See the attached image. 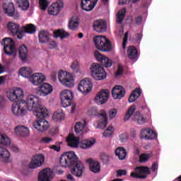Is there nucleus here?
Returning a JSON list of instances; mask_svg holds the SVG:
<instances>
[{"label": "nucleus", "instance_id": "nucleus-46", "mask_svg": "<svg viewBox=\"0 0 181 181\" xmlns=\"http://www.w3.org/2000/svg\"><path fill=\"white\" fill-rule=\"evenodd\" d=\"M114 134V127L109 126L103 132V136L105 138H108L109 136H111Z\"/></svg>", "mask_w": 181, "mask_h": 181}, {"label": "nucleus", "instance_id": "nucleus-17", "mask_svg": "<svg viewBox=\"0 0 181 181\" xmlns=\"http://www.w3.org/2000/svg\"><path fill=\"white\" fill-rule=\"evenodd\" d=\"M54 176V173L50 168H45L40 171L38 174V181H52Z\"/></svg>", "mask_w": 181, "mask_h": 181}, {"label": "nucleus", "instance_id": "nucleus-39", "mask_svg": "<svg viewBox=\"0 0 181 181\" xmlns=\"http://www.w3.org/2000/svg\"><path fill=\"white\" fill-rule=\"evenodd\" d=\"M50 39V34L49 32L45 30H42L39 33V40L41 43H46V42H49Z\"/></svg>", "mask_w": 181, "mask_h": 181}, {"label": "nucleus", "instance_id": "nucleus-60", "mask_svg": "<svg viewBox=\"0 0 181 181\" xmlns=\"http://www.w3.org/2000/svg\"><path fill=\"white\" fill-rule=\"evenodd\" d=\"M49 149L55 151V152H60V146L57 145H52L49 146Z\"/></svg>", "mask_w": 181, "mask_h": 181}, {"label": "nucleus", "instance_id": "nucleus-57", "mask_svg": "<svg viewBox=\"0 0 181 181\" xmlns=\"http://www.w3.org/2000/svg\"><path fill=\"white\" fill-rule=\"evenodd\" d=\"M9 146H10L9 148L13 152H16V153L19 152V148L16 144H10Z\"/></svg>", "mask_w": 181, "mask_h": 181}, {"label": "nucleus", "instance_id": "nucleus-37", "mask_svg": "<svg viewBox=\"0 0 181 181\" xmlns=\"http://www.w3.org/2000/svg\"><path fill=\"white\" fill-rule=\"evenodd\" d=\"M95 144V139L91 140H83L81 143H79V146L82 149H90L93 145Z\"/></svg>", "mask_w": 181, "mask_h": 181}, {"label": "nucleus", "instance_id": "nucleus-35", "mask_svg": "<svg viewBox=\"0 0 181 181\" xmlns=\"http://www.w3.org/2000/svg\"><path fill=\"white\" fill-rule=\"evenodd\" d=\"M127 56L131 60H136L138 58V51L134 46H130L127 49Z\"/></svg>", "mask_w": 181, "mask_h": 181}, {"label": "nucleus", "instance_id": "nucleus-40", "mask_svg": "<svg viewBox=\"0 0 181 181\" xmlns=\"http://www.w3.org/2000/svg\"><path fill=\"white\" fill-rule=\"evenodd\" d=\"M115 155L120 160H124L127 157V150L122 147H119L115 150Z\"/></svg>", "mask_w": 181, "mask_h": 181}, {"label": "nucleus", "instance_id": "nucleus-11", "mask_svg": "<svg viewBox=\"0 0 181 181\" xmlns=\"http://www.w3.org/2000/svg\"><path fill=\"white\" fill-rule=\"evenodd\" d=\"M45 165V156L42 153H37L33 156L31 161L28 165L30 169H37Z\"/></svg>", "mask_w": 181, "mask_h": 181}, {"label": "nucleus", "instance_id": "nucleus-61", "mask_svg": "<svg viewBox=\"0 0 181 181\" xmlns=\"http://www.w3.org/2000/svg\"><path fill=\"white\" fill-rule=\"evenodd\" d=\"M51 77L53 81H56V80H57V72L56 71H52Z\"/></svg>", "mask_w": 181, "mask_h": 181}, {"label": "nucleus", "instance_id": "nucleus-36", "mask_svg": "<svg viewBox=\"0 0 181 181\" xmlns=\"http://www.w3.org/2000/svg\"><path fill=\"white\" fill-rule=\"evenodd\" d=\"M54 37H60L61 39H67L70 37V33L62 29L57 30L54 32Z\"/></svg>", "mask_w": 181, "mask_h": 181}, {"label": "nucleus", "instance_id": "nucleus-32", "mask_svg": "<svg viewBox=\"0 0 181 181\" xmlns=\"http://www.w3.org/2000/svg\"><path fill=\"white\" fill-rule=\"evenodd\" d=\"M75 132L77 136H83L84 128H86V122H78L75 125Z\"/></svg>", "mask_w": 181, "mask_h": 181}, {"label": "nucleus", "instance_id": "nucleus-19", "mask_svg": "<svg viewBox=\"0 0 181 181\" xmlns=\"http://www.w3.org/2000/svg\"><path fill=\"white\" fill-rule=\"evenodd\" d=\"M64 5V4L62 0H58L56 2L53 3L48 9L49 15H53L56 16V15H58L59 12H60V11L63 9Z\"/></svg>", "mask_w": 181, "mask_h": 181}, {"label": "nucleus", "instance_id": "nucleus-25", "mask_svg": "<svg viewBox=\"0 0 181 181\" xmlns=\"http://www.w3.org/2000/svg\"><path fill=\"white\" fill-rule=\"evenodd\" d=\"M93 30L98 33H103L107 31V23L103 20H97L93 23Z\"/></svg>", "mask_w": 181, "mask_h": 181}, {"label": "nucleus", "instance_id": "nucleus-2", "mask_svg": "<svg viewBox=\"0 0 181 181\" xmlns=\"http://www.w3.org/2000/svg\"><path fill=\"white\" fill-rule=\"evenodd\" d=\"M59 163L62 168L74 166L71 169V173L76 177L83 176L86 167L83 163L78 161V157H77L74 151H68L62 154Z\"/></svg>", "mask_w": 181, "mask_h": 181}, {"label": "nucleus", "instance_id": "nucleus-29", "mask_svg": "<svg viewBox=\"0 0 181 181\" xmlns=\"http://www.w3.org/2000/svg\"><path fill=\"white\" fill-rule=\"evenodd\" d=\"M14 131L17 135H20V136H28L30 134L29 128L26 126L18 125L16 127Z\"/></svg>", "mask_w": 181, "mask_h": 181}, {"label": "nucleus", "instance_id": "nucleus-21", "mask_svg": "<svg viewBox=\"0 0 181 181\" xmlns=\"http://www.w3.org/2000/svg\"><path fill=\"white\" fill-rule=\"evenodd\" d=\"M94 55L96 60L100 63H102L103 66H104L105 67H111V66H112V61L108 57L101 54L100 52L95 51Z\"/></svg>", "mask_w": 181, "mask_h": 181}, {"label": "nucleus", "instance_id": "nucleus-15", "mask_svg": "<svg viewBox=\"0 0 181 181\" xmlns=\"http://www.w3.org/2000/svg\"><path fill=\"white\" fill-rule=\"evenodd\" d=\"M110 95V90L103 89L98 92L94 99L95 103L98 105H102V104H105L108 100V97Z\"/></svg>", "mask_w": 181, "mask_h": 181}, {"label": "nucleus", "instance_id": "nucleus-31", "mask_svg": "<svg viewBox=\"0 0 181 181\" xmlns=\"http://www.w3.org/2000/svg\"><path fill=\"white\" fill-rule=\"evenodd\" d=\"M80 25V22L78 21V17L73 16L69 21L68 28L71 30H77L78 29V26Z\"/></svg>", "mask_w": 181, "mask_h": 181}, {"label": "nucleus", "instance_id": "nucleus-6", "mask_svg": "<svg viewBox=\"0 0 181 181\" xmlns=\"http://www.w3.org/2000/svg\"><path fill=\"white\" fill-rule=\"evenodd\" d=\"M90 70V76L95 80L100 81L107 78V72H105V69L100 64H92Z\"/></svg>", "mask_w": 181, "mask_h": 181}, {"label": "nucleus", "instance_id": "nucleus-13", "mask_svg": "<svg viewBox=\"0 0 181 181\" xmlns=\"http://www.w3.org/2000/svg\"><path fill=\"white\" fill-rule=\"evenodd\" d=\"M149 168L148 167H136L134 172H132L130 176L136 179H145L149 175Z\"/></svg>", "mask_w": 181, "mask_h": 181}, {"label": "nucleus", "instance_id": "nucleus-12", "mask_svg": "<svg viewBox=\"0 0 181 181\" xmlns=\"http://www.w3.org/2000/svg\"><path fill=\"white\" fill-rule=\"evenodd\" d=\"M6 97L9 101L15 103L23 97V90L19 88L8 90L6 93Z\"/></svg>", "mask_w": 181, "mask_h": 181}, {"label": "nucleus", "instance_id": "nucleus-50", "mask_svg": "<svg viewBox=\"0 0 181 181\" xmlns=\"http://www.w3.org/2000/svg\"><path fill=\"white\" fill-rule=\"evenodd\" d=\"M88 114L89 115H93V116H97V117H98V115L100 114V112H98V110L97 109V107H90V108L88 110Z\"/></svg>", "mask_w": 181, "mask_h": 181}, {"label": "nucleus", "instance_id": "nucleus-48", "mask_svg": "<svg viewBox=\"0 0 181 181\" xmlns=\"http://www.w3.org/2000/svg\"><path fill=\"white\" fill-rule=\"evenodd\" d=\"M71 100L72 99L61 98L62 107H63L64 108H67V107H70V105H71Z\"/></svg>", "mask_w": 181, "mask_h": 181}, {"label": "nucleus", "instance_id": "nucleus-53", "mask_svg": "<svg viewBox=\"0 0 181 181\" xmlns=\"http://www.w3.org/2000/svg\"><path fill=\"white\" fill-rule=\"evenodd\" d=\"M41 144H52L53 139L50 137H44L40 141Z\"/></svg>", "mask_w": 181, "mask_h": 181}, {"label": "nucleus", "instance_id": "nucleus-56", "mask_svg": "<svg viewBox=\"0 0 181 181\" xmlns=\"http://www.w3.org/2000/svg\"><path fill=\"white\" fill-rule=\"evenodd\" d=\"M100 159L103 160V163H107V162L109 160L108 155L105 153L101 154Z\"/></svg>", "mask_w": 181, "mask_h": 181}, {"label": "nucleus", "instance_id": "nucleus-20", "mask_svg": "<svg viewBox=\"0 0 181 181\" xmlns=\"http://www.w3.org/2000/svg\"><path fill=\"white\" fill-rule=\"evenodd\" d=\"M52 93H53V86L47 83H42L37 90V94L40 95V97H47V95L52 94Z\"/></svg>", "mask_w": 181, "mask_h": 181}, {"label": "nucleus", "instance_id": "nucleus-7", "mask_svg": "<svg viewBox=\"0 0 181 181\" xmlns=\"http://www.w3.org/2000/svg\"><path fill=\"white\" fill-rule=\"evenodd\" d=\"M58 78L65 87H69V88L74 87V77L71 74L61 70L58 72Z\"/></svg>", "mask_w": 181, "mask_h": 181}, {"label": "nucleus", "instance_id": "nucleus-16", "mask_svg": "<svg viewBox=\"0 0 181 181\" xmlns=\"http://www.w3.org/2000/svg\"><path fill=\"white\" fill-rule=\"evenodd\" d=\"M3 8L5 13L8 16H12L13 19H18L19 18V13L15 11V6H13V3L11 1L5 3Z\"/></svg>", "mask_w": 181, "mask_h": 181}, {"label": "nucleus", "instance_id": "nucleus-64", "mask_svg": "<svg viewBox=\"0 0 181 181\" xmlns=\"http://www.w3.org/2000/svg\"><path fill=\"white\" fill-rule=\"evenodd\" d=\"M132 0H119V4L120 5H127V4H129Z\"/></svg>", "mask_w": 181, "mask_h": 181}, {"label": "nucleus", "instance_id": "nucleus-24", "mask_svg": "<svg viewBox=\"0 0 181 181\" xmlns=\"http://www.w3.org/2000/svg\"><path fill=\"white\" fill-rule=\"evenodd\" d=\"M114 100H121L125 95V89L121 86H116L112 90Z\"/></svg>", "mask_w": 181, "mask_h": 181}, {"label": "nucleus", "instance_id": "nucleus-33", "mask_svg": "<svg viewBox=\"0 0 181 181\" xmlns=\"http://www.w3.org/2000/svg\"><path fill=\"white\" fill-rule=\"evenodd\" d=\"M19 74L21 75L22 77L30 80L32 76V69L29 66H23L19 70Z\"/></svg>", "mask_w": 181, "mask_h": 181}, {"label": "nucleus", "instance_id": "nucleus-4", "mask_svg": "<svg viewBox=\"0 0 181 181\" xmlns=\"http://www.w3.org/2000/svg\"><path fill=\"white\" fill-rule=\"evenodd\" d=\"M93 42L96 49L100 50V52H111L112 50L111 41L105 36L98 35L94 37Z\"/></svg>", "mask_w": 181, "mask_h": 181}, {"label": "nucleus", "instance_id": "nucleus-51", "mask_svg": "<svg viewBox=\"0 0 181 181\" xmlns=\"http://www.w3.org/2000/svg\"><path fill=\"white\" fill-rule=\"evenodd\" d=\"M117 114H118V110H117V109H111L109 110L108 115L110 119H114V118L117 117Z\"/></svg>", "mask_w": 181, "mask_h": 181}, {"label": "nucleus", "instance_id": "nucleus-10", "mask_svg": "<svg viewBox=\"0 0 181 181\" xmlns=\"http://www.w3.org/2000/svg\"><path fill=\"white\" fill-rule=\"evenodd\" d=\"M78 90L83 95H87L93 90V82H91V79L88 78L82 79L78 86Z\"/></svg>", "mask_w": 181, "mask_h": 181}, {"label": "nucleus", "instance_id": "nucleus-38", "mask_svg": "<svg viewBox=\"0 0 181 181\" xmlns=\"http://www.w3.org/2000/svg\"><path fill=\"white\" fill-rule=\"evenodd\" d=\"M0 144L4 146H9L12 144V139L5 134H0Z\"/></svg>", "mask_w": 181, "mask_h": 181}, {"label": "nucleus", "instance_id": "nucleus-41", "mask_svg": "<svg viewBox=\"0 0 181 181\" xmlns=\"http://www.w3.org/2000/svg\"><path fill=\"white\" fill-rule=\"evenodd\" d=\"M139 97H141V89H136L130 95L129 102L134 103V101L138 100Z\"/></svg>", "mask_w": 181, "mask_h": 181}, {"label": "nucleus", "instance_id": "nucleus-49", "mask_svg": "<svg viewBox=\"0 0 181 181\" xmlns=\"http://www.w3.org/2000/svg\"><path fill=\"white\" fill-rule=\"evenodd\" d=\"M49 1L47 0H40V7L42 11H46L47 6H49Z\"/></svg>", "mask_w": 181, "mask_h": 181}, {"label": "nucleus", "instance_id": "nucleus-42", "mask_svg": "<svg viewBox=\"0 0 181 181\" xmlns=\"http://www.w3.org/2000/svg\"><path fill=\"white\" fill-rule=\"evenodd\" d=\"M73 91L70 90H64L61 93V98L66 99V100H73L74 97Z\"/></svg>", "mask_w": 181, "mask_h": 181}, {"label": "nucleus", "instance_id": "nucleus-43", "mask_svg": "<svg viewBox=\"0 0 181 181\" xmlns=\"http://www.w3.org/2000/svg\"><path fill=\"white\" fill-rule=\"evenodd\" d=\"M18 6L21 11H28L29 9V1L28 0H18Z\"/></svg>", "mask_w": 181, "mask_h": 181}, {"label": "nucleus", "instance_id": "nucleus-22", "mask_svg": "<svg viewBox=\"0 0 181 181\" xmlns=\"http://www.w3.org/2000/svg\"><path fill=\"white\" fill-rule=\"evenodd\" d=\"M157 134L153 130L149 128L143 129L140 132V138L141 139H146V141H149V139H155Z\"/></svg>", "mask_w": 181, "mask_h": 181}, {"label": "nucleus", "instance_id": "nucleus-1", "mask_svg": "<svg viewBox=\"0 0 181 181\" xmlns=\"http://www.w3.org/2000/svg\"><path fill=\"white\" fill-rule=\"evenodd\" d=\"M28 111L33 112L37 118L49 117V110L42 105V100L35 95H29L25 100H22L11 106V112L14 117H25Z\"/></svg>", "mask_w": 181, "mask_h": 181}, {"label": "nucleus", "instance_id": "nucleus-34", "mask_svg": "<svg viewBox=\"0 0 181 181\" xmlns=\"http://www.w3.org/2000/svg\"><path fill=\"white\" fill-rule=\"evenodd\" d=\"M65 115L64 112H63V110H57L52 115V119L55 122H60L64 119Z\"/></svg>", "mask_w": 181, "mask_h": 181}, {"label": "nucleus", "instance_id": "nucleus-47", "mask_svg": "<svg viewBox=\"0 0 181 181\" xmlns=\"http://www.w3.org/2000/svg\"><path fill=\"white\" fill-rule=\"evenodd\" d=\"M6 107V98L4 95L0 94V110H5Z\"/></svg>", "mask_w": 181, "mask_h": 181}, {"label": "nucleus", "instance_id": "nucleus-54", "mask_svg": "<svg viewBox=\"0 0 181 181\" xmlns=\"http://www.w3.org/2000/svg\"><path fill=\"white\" fill-rule=\"evenodd\" d=\"M122 73H124V67L121 64H119L118 66V69L116 73V77H119V76H121Z\"/></svg>", "mask_w": 181, "mask_h": 181}, {"label": "nucleus", "instance_id": "nucleus-27", "mask_svg": "<svg viewBox=\"0 0 181 181\" xmlns=\"http://www.w3.org/2000/svg\"><path fill=\"white\" fill-rule=\"evenodd\" d=\"M86 162L89 165L90 170L93 173H99L101 170V167L100 166V163H98V161L88 158Z\"/></svg>", "mask_w": 181, "mask_h": 181}, {"label": "nucleus", "instance_id": "nucleus-23", "mask_svg": "<svg viewBox=\"0 0 181 181\" xmlns=\"http://www.w3.org/2000/svg\"><path fill=\"white\" fill-rule=\"evenodd\" d=\"M97 2L98 0H81V8L83 11H86V12H90L95 8V5H97Z\"/></svg>", "mask_w": 181, "mask_h": 181}, {"label": "nucleus", "instance_id": "nucleus-5", "mask_svg": "<svg viewBox=\"0 0 181 181\" xmlns=\"http://www.w3.org/2000/svg\"><path fill=\"white\" fill-rule=\"evenodd\" d=\"M135 110H136V107L135 105H132L129 108L124 117L125 121H128L129 118H132V119L136 122V124H138L139 125H144V124L146 122V117H144V115L139 112H136L134 115V112H135Z\"/></svg>", "mask_w": 181, "mask_h": 181}, {"label": "nucleus", "instance_id": "nucleus-59", "mask_svg": "<svg viewBox=\"0 0 181 181\" xmlns=\"http://www.w3.org/2000/svg\"><path fill=\"white\" fill-rule=\"evenodd\" d=\"M120 141H122V142H125L126 141L128 140V134H122L120 136Z\"/></svg>", "mask_w": 181, "mask_h": 181}, {"label": "nucleus", "instance_id": "nucleus-58", "mask_svg": "<svg viewBox=\"0 0 181 181\" xmlns=\"http://www.w3.org/2000/svg\"><path fill=\"white\" fill-rule=\"evenodd\" d=\"M117 175L118 177H121V176H124L125 175H127V170H118L117 171Z\"/></svg>", "mask_w": 181, "mask_h": 181}, {"label": "nucleus", "instance_id": "nucleus-14", "mask_svg": "<svg viewBox=\"0 0 181 181\" xmlns=\"http://www.w3.org/2000/svg\"><path fill=\"white\" fill-rule=\"evenodd\" d=\"M34 129H36L38 132H46L49 129L50 124L49 122L45 119H37L33 122Z\"/></svg>", "mask_w": 181, "mask_h": 181}, {"label": "nucleus", "instance_id": "nucleus-3", "mask_svg": "<svg viewBox=\"0 0 181 181\" xmlns=\"http://www.w3.org/2000/svg\"><path fill=\"white\" fill-rule=\"evenodd\" d=\"M7 29L12 35H17L18 39H22L25 33L33 35L36 32V27L33 24H28L19 30V24L13 22H9L7 24Z\"/></svg>", "mask_w": 181, "mask_h": 181}, {"label": "nucleus", "instance_id": "nucleus-28", "mask_svg": "<svg viewBox=\"0 0 181 181\" xmlns=\"http://www.w3.org/2000/svg\"><path fill=\"white\" fill-rule=\"evenodd\" d=\"M0 159L6 163L11 162V153L2 146H0Z\"/></svg>", "mask_w": 181, "mask_h": 181}, {"label": "nucleus", "instance_id": "nucleus-45", "mask_svg": "<svg viewBox=\"0 0 181 181\" xmlns=\"http://www.w3.org/2000/svg\"><path fill=\"white\" fill-rule=\"evenodd\" d=\"M125 8H122L118 12V14L117 16V23H122V21H124V18L125 16Z\"/></svg>", "mask_w": 181, "mask_h": 181}, {"label": "nucleus", "instance_id": "nucleus-26", "mask_svg": "<svg viewBox=\"0 0 181 181\" xmlns=\"http://www.w3.org/2000/svg\"><path fill=\"white\" fill-rule=\"evenodd\" d=\"M66 142L68 146H71V148H78V145H80V137L78 136L76 137L74 134H69L66 138Z\"/></svg>", "mask_w": 181, "mask_h": 181}, {"label": "nucleus", "instance_id": "nucleus-9", "mask_svg": "<svg viewBox=\"0 0 181 181\" xmlns=\"http://www.w3.org/2000/svg\"><path fill=\"white\" fill-rule=\"evenodd\" d=\"M1 45L4 46V53L6 54H13L16 56V48L15 47V42L11 37H6L3 39Z\"/></svg>", "mask_w": 181, "mask_h": 181}, {"label": "nucleus", "instance_id": "nucleus-30", "mask_svg": "<svg viewBox=\"0 0 181 181\" xmlns=\"http://www.w3.org/2000/svg\"><path fill=\"white\" fill-rule=\"evenodd\" d=\"M28 53L29 50L28 49V47H26V45H22L18 47L19 57L21 59L22 62H26L28 60Z\"/></svg>", "mask_w": 181, "mask_h": 181}, {"label": "nucleus", "instance_id": "nucleus-44", "mask_svg": "<svg viewBox=\"0 0 181 181\" xmlns=\"http://www.w3.org/2000/svg\"><path fill=\"white\" fill-rule=\"evenodd\" d=\"M70 67L74 73H80V71H81V69L80 68V62H78V61H74Z\"/></svg>", "mask_w": 181, "mask_h": 181}, {"label": "nucleus", "instance_id": "nucleus-18", "mask_svg": "<svg viewBox=\"0 0 181 181\" xmlns=\"http://www.w3.org/2000/svg\"><path fill=\"white\" fill-rule=\"evenodd\" d=\"M29 81L33 86H40L44 81H46V76L42 73H35L31 75Z\"/></svg>", "mask_w": 181, "mask_h": 181}, {"label": "nucleus", "instance_id": "nucleus-63", "mask_svg": "<svg viewBox=\"0 0 181 181\" xmlns=\"http://www.w3.org/2000/svg\"><path fill=\"white\" fill-rule=\"evenodd\" d=\"M6 81V76H0V86H4Z\"/></svg>", "mask_w": 181, "mask_h": 181}, {"label": "nucleus", "instance_id": "nucleus-52", "mask_svg": "<svg viewBox=\"0 0 181 181\" xmlns=\"http://www.w3.org/2000/svg\"><path fill=\"white\" fill-rule=\"evenodd\" d=\"M151 158V154L143 153L139 157V162H146Z\"/></svg>", "mask_w": 181, "mask_h": 181}, {"label": "nucleus", "instance_id": "nucleus-8", "mask_svg": "<svg viewBox=\"0 0 181 181\" xmlns=\"http://www.w3.org/2000/svg\"><path fill=\"white\" fill-rule=\"evenodd\" d=\"M93 125L96 129H104L108 125V117L105 110H102L99 112L98 120L94 122Z\"/></svg>", "mask_w": 181, "mask_h": 181}, {"label": "nucleus", "instance_id": "nucleus-62", "mask_svg": "<svg viewBox=\"0 0 181 181\" xmlns=\"http://www.w3.org/2000/svg\"><path fill=\"white\" fill-rule=\"evenodd\" d=\"M50 49H54V47H57V42L55 41L51 40L49 41Z\"/></svg>", "mask_w": 181, "mask_h": 181}, {"label": "nucleus", "instance_id": "nucleus-55", "mask_svg": "<svg viewBox=\"0 0 181 181\" xmlns=\"http://www.w3.org/2000/svg\"><path fill=\"white\" fill-rule=\"evenodd\" d=\"M128 32L125 33L124 34V37L123 38V43H122V47L123 49H125L126 46H127V43L128 42Z\"/></svg>", "mask_w": 181, "mask_h": 181}]
</instances>
